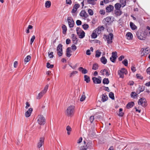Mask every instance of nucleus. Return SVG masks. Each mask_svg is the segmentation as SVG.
Returning a JSON list of instances; mask_svg holds the SVG:
<instances>
[{
    "mask_svg": "<svg viewBox=\"0 0 150 150\" xmlns=\"http://www.w3.org/2000/svg\"><path fill=\"white\" fill-rule=\"evenodd\" d=\"M88 13L90 15L92 16L93 15V11L92 9H88Z\"/></svg>",
    "mask_w": 150,
    "mask_h": 150,
    "instance_id": "nucleus-55",
    "label": "nucleus"
},
{
    "mask_svg": "<svg viewBox=\"0 0 150 150\" xmlns=\"http://www.w3.org/2000/svg\"><path fill=\"white\" fill-rule=\"evenodd\" d=\"M33 28V26L32 25H29L26 30V33H28L30 32L29 30H31Z\"/></svg>",
    "mask_w": 150,
    "mask_h": 150,
    "instance_id": "nucleus-40",
    "label": "nucleus"
},
{
    "mask_svg": "<svg viewBox=\"0 0 150 150\" xmlns=\"http://www.w3.org/2000/svg\"><path fill=\"white\" fill-rule=\"evenodd\" d=\"M84 80L86 83H88L90 81V78L89 76L86 75H85L84 76Z\"/></svg>",
    "mask_w": 150,
    "mask_h": 150,
    "instance_id": "nucleus-37",
    "label": "nucleus"
},
{
    "mask_svg": "<svg viewBox=\"0 0 150 150\" xmlns=\"http://www.w3.org/2000/svg\"><path fill=\"white\" fill-rule=\"evenodd\" d=\"M71 36L73 43L74 44H77L78 40L75 35L74 34H71Z\"/></svg>",
    "mask_w": 150,
    "mask_h": 150,
    "instance_id": "nucleus-16",
    "label": "nucleus"
},
{
    "mask_svg": "<svg viewBox=\"0 0 150 150\" xmlns=\"http://www.w3.org/2000/svg\"><path fill=\"white\" fill-rule=\"evenodd\" d=\"M120 70L122 71V72H123V73L124 74H127V70L125 69L124 68H122Z\"/></svg>",
    "mask_w": 150,
    "mask_h": 150,
    "instance_id": "nucleus-53",
    "label": "nucleus"
},
{
    "mask_svg": "<svg viewBox=\"0 0 150 150\" xmlns=\"http://www.w3.org/2000/svg\"><path fill=\"white\" fill-rule=\"evenodd\" d=\"M121 1H122V4H121L122 6V7H123L126 5V1H120L121 2Z\"/></svg>",
    "mask_w": 150,
    "mask_h": 150,
    "instance_id": "nucleus-61",
    "label": "nucleus"
},
{
    "mask_svg": "<svg viewBox=\"0 0 150 150\" xmlns=\"http://www.w3.org/2000/svg\"><path fill=\"white\" fill-rule=\"evenodd\" d=\"M109 2V1H102L100 2V5H103L104 2L105 4H107Z\"/></svg>",
    "mask_w": 150,
    "mask_h": 150,
    "instance_id": "nucleus-58",
    "label": "nucleus"
},
{
    "mask_svg": "<svg viewBox=\"0 0 150 150\" xmlns=\"http://www.w3.org/2000/svg\"><path fill=\"white\" fill-rule=\"evenodd\" d=\"M122 63L125 66H127L128 64V61L127 59H125L122 62Z\"/></svg>",
    "mask_w": 150,
    "mask_h": 150,
    "instance_id": "nucleus-47",
    "label": "nucleus"
},
{
    "mask_svg": "<svg viewBox=\"0 0 150 150\" xmlns=\"http://www.w3.org/2000/svg\"><path fill=\"white\" fill-rule=\"evenodd\" d=\"M101 62L104 64H105L107 62V60L104 56H103L100 58Z\"/></svg>",
    "mask_w": 150,
    "mask_h": 150,
    "instance_id": "nucleus-30",
    "label": "nucleus"
},
{
    "mask_svg": "<svg viewBox=\"0 0 150 150\" xmlns=\"http://www.w3.org/2000/svg\"><path fill=\"white\" fill-rule=\"evenodd\" d=\"M130 26L131 29L133 30H134L137 28L136 26L132 22H130Z\"/></svg>",
    "mask_w": 150,
    "mask_h": 150,
    "instance_id": "nucleus-29",
    "label": "nucleus"
},
{
    "mask_svg": "<svg viewBox=\"0 0 150 150\" xmlns=\"http://www.w3.org/2000/svg\"><path fill=\"white\" fill-rule=\"evenodd\" d=\"M67 21L69 28H73L74 26V23L73 18L71 17H68L67 18Z\"/></svg>",
    "mask_w": 150,
    "mask_h": 150,
    "instance_id": "nucleus-10",
    "label": "nucleus"
},
{
    "mask_svg": "<svg viewBox=\"0 0 150 150\" xmlns=\"http://www.w3.org/2000/svg\"><path fill=\"white\" fill-rule=\"evenodd\" d=\"M18 64V62L17 61H16L14 62L13 66L14 68H16Z\"/></svg>",
    "mask_w": 150,
    "mask_h": 150,
    "instance_id": "nucleus-64",
    "label": "nucleus"
},
{
    "mask_svg": "<svg viewBox=\"0 0 150 150\" xmlns=\"http://www.w3.org/2000/svg\"><path fill=\"white\" fill-rule=\"evenodd\" d=\"M88 4H91L92 5H94L96 4L95 1H87Z\"/></svg>",
    "mask_w": 150,
    "mask_h": 150,
    "instance_id": "nucleus-48",
    "label": "nucleus"
},
{
    "mask_svg": "<svg viewBox=\"0 0 150 150\" xmlns=\"http://www.w3.org/2000/svg\"><path fill=\"white\" fill-rule=\"evenodd\" d=\"M37 121L40 125H43L45 123V119L42 115H40Z\"/></svg>",
    "mask_w": 150,
    "mask_h": 150,
    "instance_id": "nucleus-9",
    "label": "nucleus"
},
{
    "mask_svg": "<svg viewBox=\"0 0 150 150\" xmlns=\"http://www.w3.org/2000/svg\"><path fill=\"white\" fill-rule=\"evenodd\" d=\"M112 54L111 57L110 58V60L112 62L114 63L117 57V52H112Z\"/></svg>",
    "mask_w": 150,
    "mask_h": 150,
    "instance_id": "nucleus-11",
    "label": "nucleus"
},
{
    "mask_svg": "<svg viewBox=\"0 0 150 150\" xmlns=\"http://www.w3.org/2000/svg\"><path fill=\"white\" fill-rule=\"evenodd\" d=\"M122 110L123 109L122 108H120L119 111V114H118V115L120 117H122L124 115V113L122 112Z\"/></svg>",
    "mask_w": 150,
    "mask_h": 150,
    "instance_id": "nucleus-43",
    "label": "nucleus"
},
{
    "mask_svg": "<svg viewBox=\"0 0 150 150\" xmlns=\"http://www.w3.org/2000/svg\"><path fill=\"white\" fill-rule=\"evenodd\" d=\"M115 14L117 17L120 16L122 14V11L120 10H115Z\"/></svg>",
    "mask_w": 150,
    "mask_h": 150,
    "instance_id": "nucleus-26",
    "label": "nucleus"
},
{
    "mask_svg": "<svg viewBox=\"0 0 150 150\" xmlns=\"http://www.w3.org/2000/svg\"><path fill=\"white\" fill-rule=\"evenodd\" d=\"M138 94L137 93V91L136 93L135 92H132L131 93L130 96L131 98H137Z\"/></svg>",
    "mask_w": 150,
    "mask_h": 150,
    "instance_id": "nucleus-25",
    "label": "nucleus"
},
{
    "mask_svg": "<svg viewBox=\"0 0 150 150\" xmlns=\"http://www.w3.org/2000/svg\"><path fill=\"white\" fill-rule=\"evenodd\" d=\"M51 5V3L50 1H47L45 3V6L46 8H50Z\"/></svg>",
    "mask_w": 150,
    "mask_h": 150,
    "instance_id": "nucleus-33",
    "label": "nucleus"
},
{
    "mask_svg": "<svg viewBox=\"0 0 150 150\" xmlns=\"http://www.w3.org/2000/svg\"><path fill=\"white\" fill-rule=\"evenodd\" d=\"M80 15L85 18H87L88 16L87 13L84 10L81 11L80 13Z\"/></svg>",
    "mask_w": 150,
    "mask_h": 150,
    "instance_id": "nucleus-23",
    "label": "nucleus"
},
{
    "mask_svg": "<svg viewBox=\"0 0 150 150\" xmlns=\"http://www.w3.org/2000/svg\"><path fill=\"white\" fill-rule=\"evenodd\" d=\"M76 31L79 38H83L85 37V33L80 28L77 27L76 28Z\"/></svg>",
    "mask_w": 150,
    "mask_h": 150,
    "instance_id": "nucleus-5",
    "label": "nucleus"
},
{
    "mask_svg": "<svg viewBox=\"0 0 150 150\" xmlns=\"http://www.w3.org/2000/svg\"><path fill=\"white\" fill-rule=\"evenodd\" d=\"M94 120V116H91L90 117V121L91 123H92Z\"/></svg>",
    "mask_w": 150,
    "mask_h": 150,
    "instance_id": "nucleus-63",
    "label": "nucleus"
},
{
    "mask_svg": "<svg viewBox=\"0 0 150 150\" xmlns=\"http://www.w3.org/2000/svg\"><path fill=\"white\" fill-rule=\"evenodd\" d=\"M134 103L133 102L128 103L126 107L127 109H129L133 107L134 105Z\"/></svg>",
    "mask_w": 150,
    "mask_h": 150,
    "instance_id": "nucleus-27",
    "label": "nucleus"
},
{
    "mask_svg": "<svg viewBox=\"0 0 150 150\" xmlns=\"http://www.w3.org/2000/svg\"><path fill=\"white\" fill-rule=\"evenodd\" d=\"M104 28L103 26H99L95 30V31L97 32V33L99 35L102 31L104 30Z\"/></svg>",
    "mask_w": 150,
    "mask_h": 150,
    "instance_id": "nucleus-13",
    "label": "nucleus"
},
{
    "mask_svg": "<svg viewBox=\"0 0 150 150\" xmlns=\"http://www.w3.org/2000/svg\"><path fill=\"white\" fill-rule=\"evenodd\" d=\"M86 145L87 146V148L90 149H93V144L91 141H89L86 143Z\"/></svg>",
    "mask_w": 150,
    "mask_h": 150,
    "instance_id": "nucleus-14",
    "label": "nucleus"
},
{
    "mask_svg": "<svg viewBox=\"0 0 150 150\" xmlns=\"http://www.w3.org/2000/svg\"><path fill=\"white\" fill-rule=\"evenodd\" d=\"M103 83L104 84H108L109 83V81L108 78H104L103 79Z\"/></svg>",
    "mask_w": 150,
    "mask_h": 150,
    "instance_id": "nucleus-41",
    "label": "nucleus"
},
{
    "mask_svg": "<svg viewBox=\"0 0 150 150\" xmlns=\"http://www.w3.org/2000/svg\"><path fill=\"white\" fill-rule=\"evenodd\" d=\"M148 33L146 31L144 32H137L136 33V35L138 39L141 40H145Z\"/></svg>",
    "mask_w": 150,
    "mask_h": 150,
    "instance_id": "nucleus-2",
    "label": "nucleus"
},
{
    "mask_svg": "<svg viewBox=\"0 0 150 150\" xmlns=\"http://www.w3.org/2000/svg\"><path fill=\"white\" fill-rule=\"evenodd\" d=\"M145 89V86H139L138 88V90L137 91V93L139 94L141 92L144 91Z\"/></svg>",
    "mask_w": 150,
    "mask_h": 150,
    "instance_id": "nucleus-18",
    "label": "nucleus"
},
{
    "mask_svg": "<svg viewBox=\"0 0 150 150\" xmlns=\"http://www.w3.org/2000/svg\"><path fill=\"white\" fill-rule=\"evenodd\" d=\"M103 38L104 40L107 41L108 44H111L112 42V40L114 38V35L112 33H109L108 35L104 34Z\"/></svg>",
    "mask_w": 150,
    "mask_h": 150,
    "instance_id": "nucleus-1",
    "label": "nucleus"
},
{
    "mask_svg": "<svg viewBox=\"0 0 150 150\" xmlns=\"http://www.w3.org/2000/svg\"><path fill=\"white\" fill-rule=\"evenodd\" d=\"M126 36L127 37V39L129 40L132 39L133 38V35L132 33L130 32L127 33L126 34Z\"/></svg>",
    "mask_w": 150,
    "mask_h": 150,
    "instance_id": "nucleus-36",
    "label": "nucleus"
},
{
    "mask_svg": "<svg viewBox=\"0 0 150 150\" xmlns=\"http://www.w3.org/2000/svg\"><path fill=\"white\" fill-rule=\"evenodd\" d=\"M35 38V35H33L31 38L30 41V44L31 45H32L34 40Z\"/></svg>",
    "mask_w": 150,
    "mask_h": 150,
    "instance_id": "nucleus-57",
    "label": "nucleus"
},
{
    "mask_svg": "<svg viewBox=\"0 0 150 150\" xmlns=\"http://www.w3.org/2000/svg\"><path fill=\"white\" fill-rule=\"evenodd\" d=\"M71 48L70 47H68L66 50V56L67 57H69L71 55Z\"/></svg>",
    "mask_w": 150,
    "mask_h": 150,
    "instance_id": "nucleus-22",
    "label": "nucleus"
},
{
    "mask_svg": "<svg viewBox=\"0 0 150 150\" xmlns=\"http://www.w3.org/2000/svg\"><path fill=\"white\" fill-rule=\"evenodd\" d=\"M101 98L102 102H104L108 100V97L105 94H103Z\"/></svg>",
    "mask_w": 150,
    "mask_h": 150,
    "instance_id": "nucleus-28",
    "label": "nucleus"
},
{
    "mask_svg": "<svg viewBox=\"0 0 150 150\" xmlns=\"http://www.w3.org/2000/svg\"><path fill=\"white\" fill-rule=\"evenodd\" d=\"M53 52H50V53L48 52V56L50 58H52L54 57Z\"/></svg>",
    "mask_w": 150,
    "mask_h": 150,
    "instance_id": "nucleus-56",
    "label": "nucleus"
},
{
    "mask_svg": "<svg viewBox=\"0 0 150 150\" xmlns=\"http://www.w3.org/2000/svg\"><path fill=\"white\" fill-rule=\"evenodd\" d=\"M66 130L67 131V134L68 135H69L70 134V132L71 131V128L69 126L67 127Z\"/></svg>",
    "mask_w": 150,
    "mask_h": 150,
    "instance_id": "nucleus-38",
    "label": "nucleus"
},
{
    "mask_svg": "<svg viewBox=\"0 0 150 150\" xmlns=\"http://www.w3.org/2000/svg\"><path fill=\"white\" fill-rule=\"evenodd\" d=\"M62 33L63 34H65L67 30V26L63 24L62 25Z\"/></svg>",
    "mask_w": 150,
    "mask_h": 150,
    "instance_id": "nucleus-31",
    "label": "nucleus"
},
{
    "mask_svg": "<svg viewBox=\"0 0 150 150\" xmlns=\"http://www.w3.org/2000/svg\"><path fill=\"white\" fill-rule=\"evenodd\" d=\"M33 108H30L28 109L25 113V116L27 117H29L31 114V113L33 111Z\"/></svg>",
    "mask_w": 150,
    "mask_h": 150,
    "instance_id": "nucleus-15",
    "label": "nucleus"
},
{
    "mask_svg": "<svg viewBox=\"0 0 150 150\" xmlns=\"http://www.w3.org/2000/svg\"><path fill=\"white\" fill-rule=\"evenodd\" d=\"M114 9V6L111 5H109L106 8V12H110L112 11Z\"/></svg>",
    "mask_w": 150,
    "mask_h": 150,
    "instance_id": "nucleus-17",
    "label": "nucleus"
},
{
    "mask_svg": "<svg viewBox=\"0 0 150 150\" xmlns=\"http://www.w3.org/2000/svg\"><path fill=\"white\" fill-rule=\"evenodd\" d=\"M97 32H95L94 30L91 35V38L93 39L96 38L97 36Z\"/></svg>",
    "mask_w": 150,
    "mask_h": 150,
    "instance_id": "nucleus-35",
    "label": "nucleus"
},
{
    "mask_svg": "<svg viewBox=\"0 0 150 150\" xmlns=\"http://www.w3.org/2000/svg\"><path fill=\"white\" fill-rule=\"evenodd\" d=\"M74 106L73 105H70L67 108L66 113L68 116H71L74 114Z\"/></svg>",
    "mask_w": 150,
    "mask_h": 150,
    "instance_id": "nucleus-3",
    "label": "nucleus"
},
{
    "mask_svg": "<svg viewBox=\"0 0 150 150\" xmlns=\"http://www.w3.org/2000/svg\"><path fill=\"white\" fill-rule=\"evenodd\" d=\"M76 24L77 25H80L81 24V21L80 20H77L76 21Z\"/></svg>",
    "mask_w": 150,
    "mask_h": 150,
    "instance_id": "nucleus-60",
    "label": "nucleus"
},
{
    "mask_svg": "<svg viewBox=\"0 0 150 150\" xmlns=\"http://www.w3.org/2000/svg\"><path fill=\"white\" fill-rule=\"evenodd\" d=\"M122 72V71H120V70H118V75L119 76L120 78H123L124 77V74Z\"/></svg>",
    "mask_w": 150,
    "mask_h": 150,
    "instance_id": "nucleus-39",
    "label": "nucleus"
},
{
    "mask_svg": "<svg viewBox=\"0 0 150 150\" xmlns=\"http://www.w3.org/2000/svg\"><path fill=\"white\" fill-rule=\"evenodd\" d=\"M99 67L98 64L96 63H95L93 64L92 68V69L93 70H97Z\"/></svg>",
    "mask_w": 150,
    "mask_h": 150,
    "instance_id": "nucleus-34",
    "label": "nucleus"
},
{
    "mask_svg": "<svg viewBox=\"0 0 150 150\" xmlns=\"http://www.w3.org/2000/svg\"><path fill=\"white\" fill-rule=\"evenodd\" d=\"M122 6L121 4L117 3L115 5V10H120V8Z\"/></svg>",
    "mask_w": 150,
    "mask_h": 150,
    "instance_id": "nucleus-32",
    "label": "nucleus"
},
{
    "mask_svg": "<svg viewBox=\"0 0 150 150\" xmlns=\"http://www.w3.org/2000/svg\"><path fill=\"white\" fill-rule=\"evenodd\" d=\"M86 96L84 94V93L83 92V94L81 96V98L80 99V101H83L85 99Z\"/></svg>",
    "mask_w": 150,
    "mask_h": 150,
    "instance_id": "nucleus-46",
    "label": "nucleus"
},
{
    "mask_svg": "<svg viewBox=\"0 0 150 150\" xmlns=\"http://www.w3.org/2000/svg\"><path fill=\"white\" fill-rule=\"evenodd\" d=\"M101 54V52L99 51L98 50H97L96 51V54L95 57H99L100 56Z\"/></svg>",
    "mask_w": 150,
    "mask_h": 150,
    "instance_id": "nucleus-45",
    "label": "nucleus"
},
{
    "mask_svg": "<svg viewBox=\"0 0 150 150\" xmlns=\"http://www.w3.org/2000/svg\"><path fill=\"white\" fill-rule=\"evenodd\" d=\"M109 96L110 98H111L112 100H114L115 99L114 94L112 92H110L109 93Z\"/></svg>",
    "mask_w": 150,
    "mask_h": 150,
    "instance_id": "nucleus-42",
    "label": "nucleus"
},
{
    "mask_svg": "<svg viewBox=\"0 0 150 150\" xmlns=\"http://www.w3.org/2000/svg\"><path fill=\"white\" fill-rule=\"evenodd\" d=\"M31 57L30 55H28L25 59L24 62L26 63L28 62L30 59Z\"/></svg>",
    "mask_w": 150,
    "mask_h": 150,
    "instance_id": "nucleus-44",
    "label": "nucleus"
},
{
    "mask_svg": "<svg viewBox=\"0 0 150 150\" xmlns=\"http://www.w3.org/2000/svg\"><path fill=\"white\" fill-rule=\"evenodd\" d=\"M75 44H73L71 46V48L72 50L75 51L76 49V47L75 45Z\"/></svg>",
    "mask_w": 150,
    "mask_h": 150,
    "instance_id": "nucleus-59",
    "label": "nucleus"
},
{
    "mask_svg": "<svg viewBox=\"0 0 150 150\" xmlns=\"http://www.w3.org/2000/svg\"><path fill=\"white\" fill-rule=\"evenodd\" d=\"M80 6L79 5V4H75L73 7V8L72 9L71 12L72 13H75L76 12L78 8Z\"/></svg>",
    "mask_w": 150,
    "mask_h": 150,
    "instance_id": "nucleus-21",
    "label": "nucleus"
},
{
    "mask_svg": "<svg viewBox=\"0 0 150 150\" xmlns=\"http://www.w3.org/2000/svg\"><path fill=\"white\" fill-rule=\"evenodd\" d=\"M47 67L48 68H52L54 67V65L50 64L49 62H47Z\"/></svg>",
    "mask_w": 150,
    "mask_h": 150,
    "instance_id": "nucleus-50",
    "label": "nucleus"
},
{
    "mask_svg": "<svg viewBox=\"0 0 150 150\" xmlns=\"http://www.w3.org/2000/svg\"><path fill=\"white\" fill-rule=\"evenodd\" d=\"M99 13L101 15H104L105 14V11L104 10H101L99 11Z\"/></svg>",
    "mask_w": 150,
    "mask_h": 150,
    "instance_id": "nucleus-62",
    "label": "nucleus"
},
{
    "mask_svg": "<svg viewBox=\"0 0 150 150\" xmlns=\"http://www.w3.org/2000/svg\"><path fill=\"white\" fill-rule=\"evenodd\" d=\"M78 70L83 74H85L88 73V71L86 69L83 68V67H80L78 68Z\"/></svg>",
    "mask_w": 150,
    "mask_h": 150,
    "instance_id": "nucleus-19",
    "label": "nucleus"
},
{
    "mask_svg": "<svg viewBox=\"0 0 150 150\" xmlns=\"http://www.w3.org/2000/svg\"><path fill=\"white\" fill-rule=\"evenodd\" d=\"M78 73V72L77 71H73L70 74V77H72L74 76L75 74H77Z\"/></svg>",
    "mask_w": 150,
    "mask_h": 150,
    "instance_id": "nucleus-52",
    "label": "nucleus"
},
{
    "mask_svg": "<svg viewBox=\"0 0 150 150\" xmlns=\"http://www.w3.org/2000/svg\"><path fill=\"white\" fill-rule=\"evenodd\" d=\"M104 71L105 72V75L107 76H108L110 74V73L109 72V70L106 69H104Z\"/></svg>",
    "mask_w": 150,
    "mask_h": 150,
    "instance_id": "nucleus-51",
    "label": "nucleus"
},
{
    "mask_svg": "<svg viewBox=\"0 0 150 150\" xmlns=\"http://www.w3.org/2000/svg\"><path fill=\"white\" fill-rule=\"evenodd\" d=\"M86 145L81 146L80 147V150H86L88 149L87 148Z\"/></svg>",
    "mask_w": 150,
    "mask_h": 150,
    "instance_id": "nucleus-54",
    "label": "nucleus"
},
{
    "mask_svg": "<svg viewBox=\"0 0 150 150\" xmlns=\"http://www.w3.org/2000/svg\"><path fill=\"white\" fill-rule=\"evenodd\" d=\"M138 105H140L143 107H146L147 105V101L144 98H141L138 101Z\"/></svg>",
    "mask_w": 150,
    "mask_h": 150,
    "instance_id": "nucleus-7",
    "label": "nucleus"
},
{
    "mask_svg": "<svg viewBox=\"0 0 150 150\" xmlns=\"http://www.w3.org/2000/svg\"><path fill=\"white\" fill-rule=\"evenodd\" d=\"M49 87V85H46L44 89L42 91L38 94V96H37L36 98L37 99H40L46 93L48 88Z\"/></svg>",
    "mask_w": 150,
    "mask_h": 150,
    "instance_id": "nucleus-4",
    "label": "nucleus"
},
{
    "mask_svg": "<svg viewBox=\"0 0 150 150\" xmlns=\"http://www.w3.org/2000/svg\"><path fill=\"white\" fill-rule=\"evenodd\" d=\"M82 26L83 28L85 30L87 29L89 27L88 25L86 24L83 25Z\"/></svg>",
    "mask_w": 150,
    "mask_h": 150,
    "instance_id": "nucleus-49",
    "label": "nucleus"
},
{
    "mask_svg": "<svg viewBox=\"0 0 150 150\" xmlns=\"http://www.w3.org/2000/svg\"><path fill=\"white\" fill-rule=\"evenodd\" d=\"M103 23L106 27L108 28V26L110 25L112 23L111 21V17L108 16L104 18L103 20Z\"/></svg>",
    "mask_w": 150,
    "mask_h": 150,
    "instance_id": "nucleus-6",
    "label": "nucleus"
},
{
    "mask_svg": "<svg viewBox=\"0 0 150 150\" xmlns=\"http://www.w3.org/2000/svg\"><path fill=\"white\" fill-rule=\"evenodd\" d=\"M92 79L94 83L99 84L101 83V78L100 76H99L98 78L93 77L92 78Z\"/></svg>",
    "mask_w": 150,
    "mask_h": 150,
    "instance_id": "nucleus-12",
    "label": "nucleus"
},
{
    "mask_svg": "<svg viewBox=\"0 0 150 150\" xmlns=\"http://www.w3.org/2000/svg\"><path fill=\"white\" fill-rule=\"evenodd\" d=\"M149 52V51L148 50V48H146L145 49H143L142 50V54L143 55H146Z\"/></svg>",
    "mask_w": 150,
    "mask_h": 150,
    "instance_id": "nucleus-24",
    "label": "nucleus"
},
{
    "mask_svg": "<svg viewBox=\"0 0 150 150\" xmlns=\"http://www.w3.org/2000/svg\"><path fill=\"white\" fill-rule=\"evenodd\" d=\"M44 139L43 138H40L39 142L37 145V146L38 148H40L44 144Z\"/></svg>",
    "mask_w": 150,
    "mask_h": 150,
    "instance_id": "nucleus-20",
    "label": "nucleus"
},
{
    "mask_svg": "<svg viewBox=\"0 0 150 150\" xmlns=\"http://www.w3.org/2000/svg\"><path fill=\"white\" fill-rule=\"evenodd\" d=\"M62 45L61 44H59L57 46V50L58 55L61 57L62 55Z\"/></svg>",
    "mask_w": 150,
    "mask_h": 150,
    "instance_id": "nucleus-8",
    "label": "nucleus"
}]
</instances>
